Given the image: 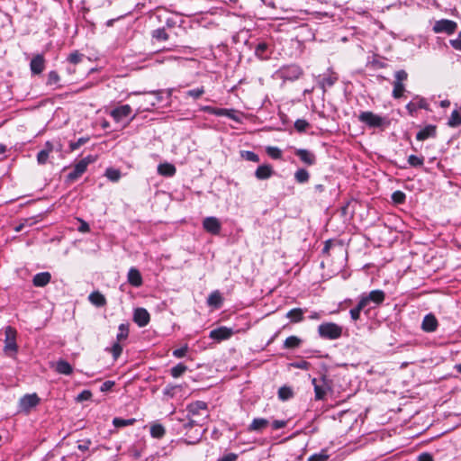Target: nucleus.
Wrapping results in <instances>:
<instances>
[{"instance_id": "nucleus-1", "label": "nucleus", "mask_w": 461, "mask_h": 461, "mask_svg": "<svg viewBox=\"0 0 461 461\" xmlns=\"http://www.w3.org/2000/svg\"><path fill=\"white\" fill-rule=\"evenodd\" d=\"M188 422L185 424V428H192L194 426H203L209 418L208 404L203 401H196L187 405Z\"/></svg>"}, {"instance_id": "nucleus-2", "label": "nucleus", "mask_w": 461, "mask_h": 461, "mask_svg": "<svg viewBox=\"0 0 461 461\" xmlns=\"http://www.w3.org/2000/svg\"><path fill=\"white\" fill-rule=\"evenodd\" d=\"M358 121L365 123L369 128L384 130L390 126V120L387 117H383L373 112H362L358 115Z\"/></svg>"}, {"instance_id": "nucleus-3", "label": "nucleus", "mask_w": 461, "mask_h": 461, "mask_svg": "<svg viewBox=\"0 0 461 461\" xmlns=\"http://www.w3.org/2000/svg\"><path fill=\"white\" fill-rule=\"evenodd\" d=\"M147 96L143 98V102L140 104L139 110L142 111H149L150 107L155 106L158 104H160L164 100V95H166V98L167 100L170 99L172 95V90H157V91H150L145 93Z\"/></svg>"}, {"instance_id": "nucleus-4", "label": "nucleus", "mask_w": 461, "mask_h": 461, "mask_svg": "<svg viewBox=\"0 0 461 461\" xmlns=\"http://www.w3.org/2000/svg\"><path fill=\"white\" fill-rule=\"evenodd\" d=\"M385 299V294L383 290H373L368 294H363L359 301L363 302L366 313L376 306L383 303Z\"/></svg>"}, {"instance_id": "nucleus-5", "label": "nucleus", "mask_w": 461, "mask_h": 461, "mask_svg": "<svg viewBox=\"0 0 461 461\" xmlns=\"http://www.w3.org/2000/svg\"><path fill=\"white\" fill-rule=\"evenodd\" d=\"M319 336L325 339H337L342 335V327L334 322H323L318 327Z\"/></svg>"}, {"instance_id": "nucleus-6", "label": "nucleus", "mask_w": 461, "mask_h": 461, "mask_svg": "<svg viewBox=\"0 0 461 461\" xmlns=\"http://www.w3.org/2000/svg\"><path fill=\"white\" fill-rule=\"evenodd\" d=\"M314 387V399L316 401L324 400L328 392L331 391V380L327 375H321V379H312Z\"/></svg>"}, {"instance_id": "nucleus-7", "label": "nucleus", "mask_w": 461, "mask_h": 461, "mask_svg": "<svg viewBox=\"0 0 461 461\" xmlns=\"http://www.w3.org/2000/svg\"><path fill=\"white\" fill-rule=\"evenodd\" d=\"M16 330L11 326H7L5 330V353L11 357H14L18 351V346L16 343Z\"/></svg>"}, {"instance_id": "nucleus-8", "label": "nucleus", "mask_w": 461, "mask_h": 461, "mask_svg": "<svg viewBox=\"0 0 461 461\" xmlns=\"http://www.w3.org/2000/svg\"><path fill=\"white\" fill-rule=\"evenodd\" d=\"M408 78V74L405 70L401 69L394 73V80L393 82V89L392 95L395 99H399L403 95L405 92V86L403 84Z\"/></svg>"}, {"instance_id": "nucleus-9", "label": "nucleus", "mask_w": 461, "mask_h": 461, "mask_svg": "<svg viewBox=\"0 0 461 461\" xmlns=\"http://www.w3.org/2000/svg\"><path fill=\"white\" fill-rule=\"evenodd\" d=\"M92 162H94V158L91 156H87L78 161L73 170L67 176L68 181L74 182L78 179L86 172L87 166Z\"/></svg>"}, {"instance_id": "nucleus-10", "label": "nucleus", "mask_w": 461, "mask_h": 461, "mask_svg": "<svg viewBox=\"0 0 461 461\" xmlns=\"http://www.w3.org/2000/svg\"><path fill=\"white\" fill-rule=\"evenodd\" d=\"M457 28V23L454 21L447 20V19H442L439 21H437L435 24L433 25V31L436 33H447V34H452L456 32Z\"/></svg>"}, {"instance_id": "nucleus-11", "label": "nucleus", "mask_w": 461, "mask_h": 461, "mask_svg": "<svg viewBox=\"0 0 461 461\" xmlns=\"http://www.w3.org/2000/svg\"><path fill=\"white\" fill-rule=\"evenodd\" d=\"M418 109L429 110L427 100L420 95H416L406 104V110L411 116H414Z\"/></svg>"}, {"instance_id": "nucleus-12", "label": "nucleus", "mask_w": 461, "mask_h": 461, "mask_svg": "<svg viewBox=\"0 0 461 461\" xmlns=\"http://www.w3.org/2000/svg\"><path fill=\"white\" fill-rule=\"evenodd\" d=\"M235 333L234 330L225 326L219 327L210 331L209 337L218 342L229 339Z\"/></svg>"}, {"instance_id": "nucleus-13", "label": "nucleus", "mask_w": 461, "mask_h": 461, "mask_svg": "<svg viewBox=\"0 0 461 461\" xmlns=\"http://www.w3.org/2000/svg\"><path fill=\"white\" fill-rule=\"evenodd\" d=\"M280 73L284 79L293 81L298 79L302 76L303 71L297 65H289L283 67L280 69Z\"/></svg>"}, {"instance_id": "nucleus-14", "label": "nucleus", "mask_w": 461, "mask_h": 461, "mask_svg": "<svg viewBox=\"0 0 461 461\" xmlns=\"http://www.w3.org/2000/svg\"><path fill=\"white\" fill-rule=\"evenodd\" d=\"M203 227L207 232L217 235L221 231V224L216 217L210 216L203 221Z\"/></svg>"}, {"instance_id": "nucleus-15", "label": "nucleus", "mask_w": 461, "mask_h": 461, "mask_svg": "<svg viewBox=\"0 0 461 461\" xmlns=\"http://www.w3.org/2000/svg\"><path fill=\"white\" fill-rule=\"evenodd\" d=\"M46 60L42 54H36L30 62V69L32 75H40L45 69Z\"/></svg>"}, {"instance_id": "nucleus-16", "label": "nucleus", "mask_w": 461, "mask_h": 461, "mask_svg": "<svg viewBox=\"0 0 461 461\" xmlns=\"http://www.w3.org/2000/svg\"><path fill=\"white\" fill-rule=\"evenodd\" d=\"M150 316L144 308H137L133 313V321L139 327H145L149 324Z\"/></svg>"}, {"instance_id": "nucleus-17", "label": "nucleus", "mask_w": 461, "mask_h": 461, "mask_svg": "<svg viewBox=\"0 0 461 461\" xmlns=\"http://www.w3.org/2000/svg\"><path fill=\"white\" fill-rule=\"evenodd\" d=\"M294 154L307 166H312L316 163L315 154L308 149H296Z\"/></svg>"}, {"instance_id": "nucleus-18", "label": "nucleus", "mask_w": 461, "mask_h": 461, "mask_svg": "<svg viewBox=\"0 0 461 461\" xmlns=\"http://www.w3.org/2000/svg\"><path fill=\"white\" fill-rule=\"evenodd\" d=\"M131 113V107L129 104L118 106L111 111L110 115L117 122L122 121L124 118L130 116Z\"/></svg>"}, {"instance_id": "nucleus-19", "label": "nucleus", "mask_w": 461, "mask_h": 461, "mask_svg": "<svg viewBox=\"0 0 461 461\" xmlns=\"http://www.w3.org/2000/svg\"><path fill=\"white\" fill-rule=\"evenodd\" d=\"M438 326V321L437 318L432 314L429 313L425 315L423 321L421 322V330L425 332H434L437 330Z\"/></svg>"}, {"instance_id": "nucleus-20", "label": "nucleus", "mask_w": 461, "mask_h": 461, "mask_svg": "<svg viewBox=\"0 0 461 461\" xmlns=\"http://www.w3.org/2000/svg\"><path fill=\"white\" fill-rule=\"evenodd\" d=\"M437 135V127L435 125H427L416 134V139L419 141L426 140L429 138H435Z\"/></svg>"}, {"instance_id": "nucleus-21", "label": "nucleus", "mask_w": 461, "mask_h": 461, "mask_svg": "<svg viewBox=\"0 0 461 461\" xmlns=\"http://www.w3.org/2000/svg\"><path fill=\"white\" fill-rule=\"evenodd\" d=\"M127 280L129 284L134 287H140L142 285V276L140 272L135 267H131L129 269Z\"/></svg>"}, {"instance_id": "nucleus-22", "label": "nucleus", "mask_w": 461, "mask_h": 461, "mask_svg": "<svg viewBox=\"0 0 461 461\" xmlns=\"http://www.w3.org/2000/svg\"><path fill=\"white\" fill-rule=\"evenodd\" d=\"M40 402V398L36 393L26 394L24 395L21 401V406L24 410H30L31 408L36 406Z\"/></svg>"}, {"instance_id": "nucleus-23", "label": "nucleus", "mask_w": 461, "mask_h": 461, "mask_svg": "<svg viewBox=\"0 0 461 461\" xmlns=\"http://www.w3.org/2000/svg\"><path fill=\"white\" fill-rule=\"evenodd\" d=\"M255 55L261 60H266L270 57L271 51L269 46L266 42H259L255 47Z\"/></svg>"}, {"instance_id": "nucleus-24", "label": "nucleus", "mask_w": 461, "mask_h": 461, "mask_svg": "<svg viewBox=\"0 0 461 461\" xmlns=\"http://www.w3.org/2000/svg\"><path fill=\"white\" fill-rule=\"evenodd\" d=\"M273 174L274 170L270 165H261L257 168L255 176L259 180H265L271 177Z\"/></svg>"}, {"instance_id": "nucleus-25", "label": "nucleus", "mask_w": 461, "mask_h": 461, "mask_svg": "<svg viewBox=\"0 0 461 461\" xmlns=\"http://www.w3.org/2000/svg\"><path fill=\"white\" fill-rule=\"evenodd\" d=\"M51 276L49 272L38 273L33 276L32 284L36 287H43L50 281Z\"/></svg>"}, {"instance_id": "nucleus-26", "label": "nucleus", "mask_w": 461, "mask_h": 461, "mask_svg": "<svg viewBox=\"0 0 461 461\" xmlns=\"http://www.w3.org/2000/svg\"><path fill=\"white\" fill-rule=\"evenodd\" d=\"M269 425L268 420L265 418H256L252 420L250 425L249 426V431H262Z\"/></svg>"}, {"instance_id": "nucleus-27", "label": "nucleus", "mask_w": 461, "mask_h": 461, "mask_svg": "<svg viewBox=\"0 0 461 461\" xmlns=\"http://www.w3.org/2000/svg\"><path fill=\"white\" fill-rule=\"evenodd\" d=\"M88 300L93 305L96 307H103L106 304V299L104 295L98 291L91 293L88 296Z\"/></svg>"}, {"instance_id": "nucleus-28", "label": "nucleus", "mask_w": 461, "mask_h": 461, "mask_svg": "<svg viewBox=\"0 0 461 461\" xmlns=\"http://www.w3.org/2000/svg\"><path fill=\"white\" fill-rule=\"evenodd\" d=\"M203 111L217 116H227L229 118L235 119L234 116L231 114V110L224 108H214L212 106H204L203 108Z\"/></svg>"}, {"instance_id": "nucleus-29", "label": "nucleus", "mask_w": 461, "mask_h": 461, "mask_svg": "<svg viewBox=\"0 0 461 461\" xmlns=\"http://www.w3.org/2000/svg\"><path fill=\"white\" fill-rule=\"evenodd\" d=\"M53 150V145L47 141L45 143V149L41 150L37 155V161L39 164L43 165L47 162L50 153Z\"/></svg>"}, {"instance_id": "nucleus-30", "label": "nucleus", "mask_w": 461, "mask_h": 461, "mask_svg": "<svg viewBox=\"0 0 461 461\" xmlns=\"http://www.w3.org/2000/svg\"><path fill=\"white\" fill-rule=\"evenodd\" d=\"M55 370L59 374L66 375H69L73 372V368H72L71 365L68 361L63 360V359H60L56 363Z\"/></svg>"}, {"instance_id": "nucleus-31", "label": "nucleus", "mask_w": 461, "mask_h": 461, "mask_svg": "<svg viewBox=\"0 0 461 461\" xmlns=\"http://www.w3.org/2000/svg\"><path fill=\"white\" fill-rule=\"evenodd\" d=\"M158 173L164 176H173L176 174V167L170 163H162L158 167Z\"/></svg>"}, {"instance_id": "nucleus-32", "label": "nucleus", "mask_w": 461, "mask_h": 461, "mask_svg": "<svg viewBox=\"0 0 461 461\" xmlns=\"http://www.w3.org/2000/svg\"><path fill=\"white\" fill-rule=\"evenodd\" d=\"M207 303L214 308H220L222 304V297L219 291L212 292L207 298Z\"/></svg>"}, {"instance_id": "nucleus-33", "label": "nucleus", "mask_w": 461, "mask_h": 461, "mask_svg": "<svg viewBox=\"0 0 461 461\" xmlns=\"http://www.w3.org/2000/svg\"><path fill=\"white\" fill-rule=\"evenodd\" d=\"M304 311L301 308H294L286 313V317L291 320L292 322H300L303 320Z\"/></svg>"}, {"instance_id": "nucleus-34", "label": "nucleus", "mask_w": 461, "mask_h": 461, "mask_svg": "<svg viewBox=\"0 0 461 461\" xmlns=\"http://www.w3.org/2000/svg\"><path fill=\"white\" fill-rule=\"evenodd\" d=\"M310 174L309 172L304 168H299L294 173V179L299 184H304L309 181Z\"/></svg>"}, {"instance_id": "nucleus-35", "label": "nucleus", "mask_w": 461, "mask_h": 461, "mask_svg": "<svg viewBox=\"0 0 461 461\" xmlns=\"http://www.w3.org/2000/svg\"><path fill=\"white\" fill-rule=\"evenodd\" d=\"M302 343V339L296 336H290L286 338V339L284 342V348H297L300 347Z\"/></svg>"}, {"instance_id": "nucleus-36", "label": "nucleus", "mask_w": 461, "mask_h": 461, "mask_svg": "<svg viewBox=\"0 0 461 461\" xmlns=\"http://www.w3.org/2000/svg\"><path fill=\"white\" fill-rule=\"evenodd\" d=\"M447 125L452 128L461 125V113L458 110H454L448 119Z\"/></svg>"}, {"instance_id": "nucleus-37", "label": "nucleus", "mask_w": 461, "mask_h": 461, "mask_svg": "<svg viewBox=\"0 0 461 461\" xmlns=\"http://www.w3.org/2000/svg\"><path fill=\"white\" fill-rule=\"evenodd\" d=\"M136 422V420L131 418V419H122V418H114L113 420V424L115 428H122V427H126V426H131L133 425L134 423Z\"/></svg>"}, {"instance_id": "nucleus-38", "label": "nucleus", "mask_w": 461, "mask_h": 461, "mask_svg": "<svg viewBox=\"0 0 461 461\" xmlns=\"http://www.w3.org/2000/svg\"><path fill=\"white\" fill-rule=\"evenodd\" d=\"M165 433L166 429L161 424H153L150 427V435L155 438H161Z\"/></svg>"}, {"instance_id": "nucleus-39", "label": "nucleus", "mask_w": 461, "mask_h": 461, "mask_svg": "<svg viewBox=\"0 0 461 461\" xmlns=\"http://www.w3.org/2000/svg\"><path fill=\"white\" fill-rule=\"evenodd\" d=\"M362 311H366V309L365 308L363 302L359 301L358 303L357 304V306L355 308H352L349 311V314H350L351 319L354 321H357V320H359L360 312Z\"/></svg>"}, {"instance_id": "nucleus-40", "label": "nucleus", "mask_w": 461, "mask_h": 461, "mask_svg": "<svg viewBox=\"0 0 461 461\" xmlns=\"http://www.w3.org/2000/svg\"><path fill=\"white\" fill-rule=\"evenodd\" d=\"M119 332L117 333V340L122 341L123 339H126L129 336V325L126 323H122L119 325Z\"/></svg>"}, {"instance_id": "nucleus-41", "label": "nucleus", "mask_w": 461, "mask_h": 461, "mask_svg": "<svg viewBox=\"0 0 461 461\" xmlns=\"http://www.w3.org/2000/svg\"><path fill=\"white\" fill-rule=\"evenodd\" d=\"M187 369V366L182 363L177 364L174 367L171 368L170 373L171 375L175 378L181 376Z\"/></svg>"}, {"instance_id": "nucleus-42", "label": "nucleus", "mask_w": 461, "mask_h": 461, "mask_svg": "<svg viewBox=\"0 0 461 461\" xmlns=\"http://www.w3.org/2000/svg\"><path fill=\"white\" fill-rule=\"evenodd\" d=\"M408 163L410 166L414 167H421L424 163V158L418 157L416 155H410L408 157Z\"/></svg>"}, {"instance_id": "nucleus-43", "label": "nucleus", "mask_w": 461, "mask_h": 461, "mask_svg": "<svg viewBox=\"0 0 461 461\" xmlns=\"http://www.w3.org/2000/svg\"><path fill=\"white\" fill-rule=\"evenodd\" d=\"M152 37L158 41H165L168 39V34L164 28H159L153 31Z\"/></svg>"}, {"instance_id": "nucleus-44", "label": "nucleus", "mask_w": 461, "mask_h": 461, "mask_svg": "<svg viewBox=\"0 0 461 461\" xmlns=\"http://www.w3.org/2000/svg\"><path fill=\"white\" fill-rule=\"evenodd\" d=\"M267 153L274 159H280L282 158V150L277 147H267Z\"/></svg>"}, {"instance_id": "nucleus-45", "label": "nucleus", "mask_w": 461, "mask_h": 461, "mask_svg": "<svg viewBox=\"0 0 461 461\" xmlns=\"http://www.w3.org/2000/svg\"><path fill=\"white\" fill-rule=\"evenodd\" d=\"M292 395L293 392L289 387L283 386L280 387L278 390V397L283 401L288 400L289 398L292 397Z\"/></svg>"}, {"instance_id": "nucleus-46", "label": "nucleus", "mask_w": 461, "mask_h": 461, "mask_svg": "<svg viewBox=\"0 0 461 461\" xmlns=\"http://www.w3.org/2000/svg\"><path fill=\"white\" fill-rule=\"evenodd\" d=\"M241 157L248 160V161H252V162H258L259 161V157L258 154H256L255 152L253 151H249V150H243L241 151Z\"/></svg>"}, {"instance_id": "nucleus-47", "label": "nucleus", "mask_w": 461, "mask_h": 461, "mask_svg": "<svg viewBox=\"0 0 461 461\" xmlns=\"http://www.w3.org/2000/svg\"><path fill=\"white\" fill-rule=\"evenodd\" d=\"M309 126V122L304 119H298L294 122V128L298 132H304Z\"/></svg>"}, {"instance_id": "nucleus-48", "label": "nucleus", "mask_w": 461, "mask_h": 461, "mask_svg": "<svg viewBox=\"0 0 461 461\" xmlns=\"http://www.w3.org/2000/svg\"><path fill=\"white\" fill-rule=\"evenodd\" d=\"M105 176L111 181L116 182V181H118L120 179L121 173L117 169L108 168V169H106Z\"/></svg>"}, {"instance_id": "nucleus-49", "label": "nucleus", "mask_w": 461, "mask_h": 461, "mask_svg": "<svg viewBox=\"0 0 461 461\" xmlns=\"http://www.w3.org/2000/svg\"><path fill=\"white\" fill-rule=\"evenodd\" d=\"M329 458V455L326 450H321L320 453L312 455L308 461H326Z\"/></svg>"}, {"instance_id": "nucleus-50", "label": "nucleus", "mask_w": 461, "mask_h": 461, "mask_svg": "<svg viewBox=\"0 0 461 461\" xmlns=\"http://www.w3.org/2000/svg\"><path fill=\"white\" fill-rule=\"evenodd\" d=\"M84 58V55L79 53L78 51H74L72 53L69 54V56L68 57V60L71 63V64H78L79 62L82 61Z\"/></svg>"}, {"instance_id": "nucleus-51", "label": "nucleus", "mask_w": 461, "mask_h": 461, "mask_svg": "<svg viewBox=\"0 0 461 461\" xmlns=\"http://www.w3.org/2000/svg\"><path fill=\"white\" fill-rule=\"evenodd\" d=\"M392 199L395 203L401 204L404 203L406 195L402 191H395L392 194Z\"/></svg>"}, {"instance_id": "nucleus-52", "label": "nucleus", "mask_w": 461, "mask_h": 461, "mask_svg": "<svg viewBox=\"0 0 461 461\" xmlns=\"http://www.w3.org/2000/svg\"><path fill=\"white\" fill-rule=\"evenodd\" d=\"M59 80H60L59 76L56 71L52 70V71L49 72L47 85H49V86L57 85L59 82Z\"/></svg>"}, {"instance_id": "nucleus-53", "label": "nucleus", "mask_w": 461, "mask_h": 461, "mask_svg": "<svg viewBox=\"0 0 461 461\" xmlns=\"http://www.w3.org/2000/svg\"><path fill=\"white\" fill-rule=\"evenodd\" d=\"M203 94H204V88L203 86L195 88V89H191L186 92V95L190 97H193L194 99H198Z\"/></svg>"}, {"instance_id": "nucleus-54", "label": "nucleus", "mask_w": 461, "mask_h": 461, "mask_svg": "<svg viewBox=\"0 0 461 461\" xmlns=\"http://www.w3.org/2000/svg\"><path fill=\"white\" fill-rule=\"evenodd\" d=\"M89 140V138H79L77 141L71 142L69 147L71 150H76L79 149L82 145L86 144Z\"/></svg>"}, {"instance_id": "nucleus-55", "label": "nucleus", "mask_w": 461, "mask_h": 461, "mask_svg": "<svg viewBox=\"0 0 461 461\" xmlns=\"http://www.w3.org/2000/svg\"><path fill=\"white\" fill-rule=\"evenodd\" d=\"M111 351L114 359H117L120 357L122 352V347L120 345L119 341L113 345Z\"/></svg>"}, {"instance_id": "nucleus-56", "label": "nucleus", "mask_w": 461, "mask_h": 461, "mask_svg": "<svg viewBox=\"0 0 461 461\" xmlns=\"http://www.w3.org/2000/svg\"><path fill=\"white\" fill-rule=\"evenodd\" d=\"M91 444H92L91 439H89V438L83 439V440L78 441L77 448L80 451H87L89 449Z\"/></svg>"}, {"instance_id": "nucleus-57", "label": "nucleus", "mask_w": 461, "mask_h": 461, "mask_svg": "<svg viewBox=\"0 0 461 461\" xmlns=\"http://www.w3.org/2000/svg\"><path fill=\"white\" fill-rule=\"evenodd\" d=\"M187 350L188 347L185 345V347L175 349L173 351V356L177 358L184 357L186 355Z\"/></svg>"}, {"instance_id": "nucleus-58", "label": "nucleus", "mask_w": 461, "mask_h": 461, "mask_svg": "<svg viewBox=\"0 0 461 461\" xmlns=\"http://www.w3.org/2000/svg\"><path fill=\"white\" fill-rule=\"evenodd\" d=\"M292 366L295 368L308 370L311 366V364L305 360H301V361L293 363Z\"/></svg>"}, {"instance_id": "nucleus-59", "label": "nucleus", "mask_w": 461, "mask_h": 461, "mask_svg": "<svg viewBox=\"0 0 461 461\" xmlns=\"http://www.w3.org/2000/svg\"><path fill=\"white\" fill-rule=\"evenodd\" d=\"M91 397H92V393L88 390H84L77 395V400L78 402H83V401H87V400L91 399Z\"/></svg>"}, {"instance_id": "nucleus-60", "label": "nucleus", "mask_w": 461, "mask_h": 461, "mask_svg": "<svg viewBox=\"0 0 461 461\" xmlns=\"http://www.w3.org/2000/svg\"><path fill=\"white\" fill-rule=\"evenodd\" d=\"M450 45L456 50H461V32L456 39L450 40Z\"/></svg>"}, {"instance_id": "nucleus-61", "label": "nucleus", "mask_w": 461, "mask_h": 461, "mask_svg": "<svg viewBox=\"0 0 461 461\" xmlns=\"http://www.w3.org/2000/svg\"><path fill=\"white\" fill-rule=\"evenodd\" d=\"M417 461H434V459L431 454L423 452L418 456Z\"/></svg>"}, {"instance_id": "nucleus-62", "label": "nucleus", "mask_w": 461, "mask_h": 461, "mask_svg": "<svg viewBox=\"0 0 461 461\" xmlns=\"http://www.w3.org/2000/svg\"><path fill=\"white\" fill-rule=\"evenodd\" d=\"M336 77H324L321 80V84L323 86H332L336 81Z\"/></svg>"}, {"instance_id": "nucleus-63", "label": "nucleus", "mask_w": 461, "mask_h": 461, "mask_svg": "<svg viewBox=\"0 0 461 461\" xmlns=\"http://www.w3.org/2000/svg\"><path fill=\"white\" fill-rule=\"evenodd\" d=\"M287 421L286 420H274L272 422V428L273 429H280L286 426Z\"/></svg>"}, {"instance_id": "nucleus-64", "label": "nucleus", "mask_w": 461, "mask_h": 461, "mask_svg": "<svg viewBox=\"0 0 461 461\" xmlns=\"http://www.w3.org/2000/svg\"><path fill=\"white\" fill-rule=\"evenodd\" d=\"M238 458V455L234 453H229L224 455L222 457L219 458L218 461H236Z\"/></svg>"}]
</instances>
